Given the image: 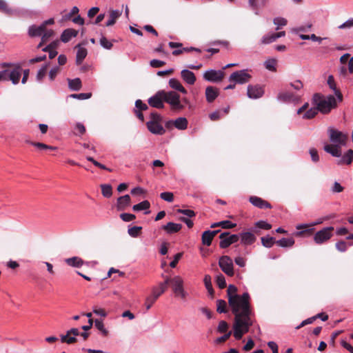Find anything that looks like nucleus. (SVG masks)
Returning <instances> with one entry per match:
<instances>
[{
	"mask_svg": "<svg viewBox=\"0 0 353 353\" xmlns=\"http://www.w3.org/2000/svg\"><path fill=\"white\" fill-rule=\"evenodd\" d=\"M236 310L232 309L234 315L233 331H249L255 330L254 314L250 305V295L248 292L243 294V300L241 305H237Z\"/></svg>",
	"mask_w": 353,
	"mask_h": 353,
	"instance_id": "1",
	"label": "nucleus"
},
{
	"mask_svg": "<svg viewBox=\"0 0 353 353\" xmlns=\"http://www.w3.org/2000/svg\"><path fill=\"white\" fill-rule=\"evenodd\" d=\"M312 101L319 111L323 114H327L332 109L337 107L336 99L333 95L325 97L319 93H316L313 96Z\"/></svg>",
	"mask_w": 353,
	"mask_h": 353,
	"instance_id": "2",
	"label": "nucleus"
},
{
	"mask_svg": "<svg viewBox=\"0 0 353 353\" xmlns=\"http://www.w3.org/2000/svg\"><path fill=\"white\" fill-rule=\"evenodd\" d=\"M166 287L170 285L172 290L176 296H180L181 299H185L186 297V292L183 288V281L179 276H175L173 278L169 276H164Z\"/></svg>",
	"mask_w": 353,
	"mask_h": 353,
	"instance_id": "3",
	"label": "nucleus"
},
{
	"mask_svg": "<svg viewBox=\"0 0 353 353\" xmlns=\"http://www.w3.org/2000/svg\"><path fill=\"white\" fill-rule=\"evenodd\" d=\"M164 102L170 105L171 110L174 112H180L184 109L185 105L180 100V95L174 91L166 92L163 90Z\"/></svg>",
	"mask_w": 353,
	"mask_h": 353,
	"instance_id": "4",
	"label": "nucleus"
},
{
	"mask_svg": "<svg viewBox=\"0 0 353 353\" xmlns=\"http://www.w3.org/2000/svg\"><path fill=\"white\" fill-rule=\"evenodd\" d=\"M161 120L162 117L159 114L156 112H151L150 121L146 123L148 130L154 134H163L165 130L161 124Z\"/></svg>",
	"mask_w": 353,
	"mask_h": 353,
	"instance_id": "5",
	"label": "nucleus"
},
{
	"mask_svg": "<svg viewBox=\"0 0 353 353\" xmlns=\"http://www.w3.org/2000/svg\"><path fill=\"white\" fill-rule=\"evenodd\" d=\"M237 288L234 285H230L228 287L227 294L230 306L234 310H236L237 305H241L243 300V294L239 296L236 294Z\"/></svg>",
	"mask_w": 353,
	"mask_h": 353,
	"instance_id": "6",
	"label": "nucleus"
},
{
	"mask_svg": "<svg viewBox=\"0 0 353 353\" xmlns=\"http://www.w3.org/2000/svg\"><path fill=\"white\" fill-rule=\"evenodd\" d=\"M221 239L219 246L221 248H227L232 243L239 240V234H231L229 232H224L219 235Z\"/></svg>",
	"mask_w": 353,
	"mask_h": 353,
	"instance_id": "7",
	"label": "nucleus"
},
{
	"mask_svg": "<svg viewBox=\"0 0 353 353\" xmlns=\"http://www.w3.org/2000/svg\"><path fill=\"white\" fill-rule=\"evenodd\" d=\"M219 265L221 270L228 276L234 275V265L232 259L228 256H222L219 261Z\"/></svg>",
	"mask_w": 353,
	"mask_h": 353,
	"instance_id": "8",
	"label": "nucleus"
},
{
	"mask_svg": "<svg viewBox=\"0 0 353 353\" xmlns=\"http://www.w3.org/2000/svg\"><path fill=\"white\" fill-rule=\"evenodd\" d=\"M252 76L246 70H242L233 72L229 78V81L235 83L243 84L251 79Z\"/></svg>",
	"mask_w": 353,
	"mask_h": 353,
	"instance_id": "9",
	"label": "nucleus"
},
{
	"mask_svg": "<svg viewBox=\"0 0 353 353\" xmlns=\"http://www.w3.org/2000/svg\"><path fill=\"white\" fill-rule=\"evenodd\" d=\"M333 227L325 228L318 231L314 236V241L317 244H321L328 241L332 236Z\"/></svg>",
	"mask_w": 353,
	"mask_h": 353,
	"instance_id": "10",
	"label": "nucleus"
},
{
	"mask_svg": "<svg viewBox=\"0 0 353 353\" xmlns=\"http://www.w3.org/2000/svg\"><path fill=\"white\" fill-rule=\"evenodd\" d=\"M148 104L153 108L161 109L164 108V98L163 90L158 91L154 95L149 98Z\"/></svg>",
	"mask_w": 353,
	"mask_h": 353,
	"instance_id": "11",
	"label": "nucleus"
},
{
	"mask_svg": "<svg viewBox=\"0 0 353 353\" xmlns=\"http://www.w3.org/2000/svg\"><path fill=\"white\" fill-rule=\"evenodd\" d=\"M225 76L224 72L221 70H210L206 71L203 74V78L211 82H219L221 81Z\"/></svg>",
	"mask_w": 353,
	"mask_h": 353,
	"instance_id": "12",
	"label": "nucleus"
},
{
	"mask_svg": "<svg viewBox=\"0 0 353 353\" xmlns=\"http://www.w3.org/2000/svg\"><path fill=\"white\" fill-rule=\"evenodd\" d=\"M264 94L263 88L259 85H249L248 86V97L250 99L261 98Z\"/></svg>",
	"mask_w": 353,
	"mask_h": 353,
	"instance_id": "13",
	"label": "nucleus"
},
{
	"mask_svg": "<svg viewBox=\"0 0 353 353\" xmlns=\"http://www.w3.org/2000/svg\"><path fill=\"white\" fill-rule=\"evenodd\" d=\"M329 132L331 141L342 145L345 143L347 137L341 132L331 128L329 130Z\"/></svg>",
	"mask_w": 353,
	"mask_h": 353,
	"instance_id": "14",
	"label": "nucleus"
},
{
	"mask_svg": "<svg viewBox=\"0 0 353 353\" xmlns=\"http://www.w3.org/2000/svg\"><path fill=\"white\" fill-rule=\"evenodd\" d=\"M249 201L254 206L260 209H271L272 208V205L268 201L256 196H250Z\"/></svg>",
	"mask_w": 353,
	"mask_h": 353,
	"instance_id": "15",
	"label": "nucleus"
},
{
	"mask_svg": "<svg viewBox=\"0 0 353 353\" xmlns=\"http://www.w3.org/2000/svg\"><path fill=\"white\" fill-rule=\"evenodd\" d=\"M205 94L206 101L208 103H212L219 95V90L216 87L210 85L205 88Z\"/></svg>",
	"mask_w": 353,
	"mask_h": 353,
	"instance_id": "16",
	"label": "nucleus"
},
{
	"mask_svg": "<svg viewBox=\"0 0 353 353\" xmlns=\"http://www.w3.org/2000/svg\"><path fill=\"white\" fill-rule=\"evenodd\" d=\"M241 243L245 245H252L256 239L254 234L250 232H242L239 234Z\"/></svg>",
	"mask_w": 353,
	"mask_h": 353,
	"instance_id": "17",
	"label": "nucleus"
},
{
	"mask_svg": "<svg viewBox=\"0 0 353 353\" xmlns=\"http://www.w3.org/2000/svg\"><path fill=\"white\" fill-rule=\"evenodd\" d=\"M131 198L128 194L119 196L117 201V208L118 210H124L130 205Z\"/></svg>",
	"mask_w": 353,
	"mask_h": 353,
	"instance_id": "18",
	"label": "nucleus"
},
{
	"mask_svg": "<svg viewBox=\"0 0 353 353\" xmlns=\"http://www.w3.org/2000/svg\"><path fill=\"white\" fill-rule=\"evenodd\" d=\"M22 69L20 66L17 67L12 71H8V80H10L13 84H17L21 75Z\"/></svg>",
	"mask_w": 353,
	"mask_h": 353,
	"instance_id": "19",
	"label": "nucleus"
},
{
	"mask_svg": "<svg viewBox=\"0 0 353 353\" xmlns=\"http://www.w3.org/2000/svg\"><path fill=\"white\" fill-rule=\"evenodd\" d=\"M327 84L330 89L334 92V94L336 97L338 101L341 102L343 99V94L339 89L336 88V83L333 76L330 75L327 78Z\"/></svg>",
	"mask_w": 353,
	"mask_h": 353,
	"instance_id": "20",
	"label": "nucleus"
},
{
	"mask_svg": "<svg viewBox=\"0 0 353 353\" xmlns=\"http://www.w3.org/2000/svg\"><path fill=\"white\" fill-rule=\"evenodd\" d=\"M181 77L183 80L189 85L194 84L196 78L194 72L189 70H183L181 72Z\"/></svg>",
	"mask_w": 353,
	"mask_h": 353,
	"instance_id": "21",
	"label": "nucleus"
},
{
	"mask_svg": "<svg viewBox=\"0 0 353 353\" xmlns=\"http://www.w3.org/2000/svg\"><path fill=\"white\" fill-rule=\"evenodd\" d=\"M181 228V224L175 223L173 222H169L166 225L162 226V229L164 230L168 234L176 233L179 232Z\"/></svg>",
	"mask_w": 353,
	"mask_h": 353,
	"instance_id": "22",
	"label": "nucleus"
},
{
	"mask_svg": "<svg viewBox=\"0 0 353 353\" xmlns=\"http://www.w3.org/2000/svg\"><path fill=\"white\" fill-rule=\"evenodd\" d=\"M78 34V31L72 29V28H68L65 30L61 35V40L64 42L67 43L72 38L76 37Z\"/></svg>",
	"mask_w": 353,
	"mask_h": 353,
	"instance_id": "23",
	"label": "nucleus"
},
{
	"mask_svg": "<svg viewBox=\"0 0 353 353\" xmlns=\"http://www.w3.org/2000/svg\"><path fill=\"white\" fill-rule=\"evenodd\" d=\"M46 30L41 24L40 26L32 25L28 28V35L30 37H36L42 36L43 31Z\"/></svg>",
	"mask_w": 353,
	"mask_h": 353,
	"instance_id": "24",
	"label": "nucleus"
},
{
	"mask_svg": "<svg viewBox=\"0 0 353 353\" xmlns=\"http://www.w3.org/2000/svg\"><path fill=\"white\" fill-rule=\"evenodd\" d=\"M65 262L67 265L74 268H80L83 265L85 262L79 256H73L65 259Z\"/></svg>",
	"mask_w": 353,
	"mask_h": 353,
	"instance_id": "25",
	"label": "nucleus"
},
{
	"mask_svg": "<svg viewBox=\"0 0 353 353\" xmlns=\"http://www.w3.org/2000/svg\"><path fill=\"white\" fill-rule=\"evenodd\" d=\"M317 318H321L322 321H325L327 320L328 316L325 313H321L317 314L316 316H314L313 317L309 318L305 321H303L300 325H297L295 329L299 330L303 327L305 325L312 323L314 320H316Z\"/></svg>",
	"mask_w": 353,
	"mask_h": 353,
	"instance_id": "26",
	"label": "nucleus"
},
{
	"mask_svg": "<svg viewBox=\"0 0 353 353\" xmlns=\"http://www.w3.org/2000/svg\"><path fill=\"white\" fill-rule=\"evenodd\" d=\"M324 150L327 153L331 154L333 157H339L341 155V148L336 145H325Z\"/></svg>",
	"mask_w": 353,
	"mask_h": 353,
	"instance_id": "27",
	"label": "nucleus"
},
{
	"mask_svg": "<svg viewBox=\"0 0 353 353\" xmlns=\"http://www.w3.org/2000/svg\"><path fill=\"white\" fill-rule=\"evenodd\" d=\"M169 85L174 90L179 91L183 94H187V90L182 85L181 82L176 79H170L169 80Z\"/></svg>",
	"mask_w": 353,
	"mask_h": 353,
	"instance_id": "28",
	"label": "nucleus"
},
{
	"mask_svg": "<svg viewBox=\"0 0 353 353\" xmlns=\"http://www.w3.org/2000/svg\"><path fill=\"white\" fill-rule=\"evenodd\" d=\"M167 290L166 283L165 281L159 284L158 286L152 288V295H153L157 299L163 294Z\"/></svg>",
	"mask_w": 353,
	"mask_h": 353,
	"instance_id": "29",
	"label": "nucleus"
},
{
	"mask_svg": "<svg viewBox=\"0 0 353 353\" xmlns=\"http://www.w3.org/2000/svg\"><path fill=\"white\" fill-rule=\"evenodd\" d=\"M77 48H78V50L76 57V63L79 65L86 57L88 52L85 48L80 47V45H78Z\"/></svg>",
	"mask_w": 353,
	"mask_h": 353,
	"instance_id": "30",
	"label": "nucleus"
},
{
	"mask_svg": "<svg viewBox=\"0 0 353 353\" xmlns=\"http://www.w3.org/2000/svg\"><path fill=\"white\" fill-rule=\"evenodd\" d=\"M353 161V150H349L339 161V165L347 164L350 165Z\"/></svg>",
	"mask_w": 353,
	"mask_h": 353,
	"instance_id": "31",
	"label": "nucleus"
},
{
	"mask_svg": "<svg viewBox=\"0 0 353 353\" xmlns=\"http://www.w3.org/2000/svg\"><path fill=\"white\" fill-rule=\"evenodd\" d=\"M278 99L284 102L294 101L296 99L295 95L290 92H281L278 94Z\"/></svg>",
	"mask_w": 353,
	"mask_h": 353,
	"instance_id": "32",
	"label": "nucleus"
},
{
	"mask_svg": "<svg viewBox=\"0 0 353 353\" xmlns=\"http://www.w3.org/2000/svg\"><path fill=\"white\" fill-rule=\"evenodd\" d=\"M121 12L119 10H111L110 12V19L106 23V26H112L115 23L117 19L120 17Z\"/></svg>",
	"mask_w": 353,
	"mask_h": 353,
	"instance_id": "33",
	"label": "nucleus"
},
{
	"mask_svg": "<svg viewBox=\"0 0 353 353\" xmlns=\"http://www.w3.org/2000/svg\"><path fill=\"white\" fill-rule=\"evenodd\" d=\"M276 244L283 248H290L294 244V240L293 238H283L279 241H276Z\"/></svg>",
	"mask_w": 353,
	"mask_h": 353,
	"instance_id": "34",
	"label": "nucleus"
},
{
	"mask_svg": "<svg viewBox=\"0 0 353 353\" xmlns=\"http://www.w3.org/2000/svg\"><path fill=\"white\" fill-rule=\"evenodd\" d=\"M174 121V127L179 130H185L188 127V120L185 117H179Z\"/></svg>",
	"mask_w": 353,
	"mask_h": 353,
	"instance_id": "35",
	"label": "nucleus"
},
{
	"mask_svg": "<svg viewBox=\"0 0 353 353\" xmlns=\"http://www.w3.org/2000/svg\"><path fill=\"white\" fill-rule=\"evenodd\" d=\"M66 335L61 336V342L67 343L68 344H72L76 342L77 339L74 336H71L70 334H73L74 336H78L80 332H67Z\"/></svg>",
	"mask_w": 353,
	"mask_h": 353,
	"instance_id": "36",
	"label": "nucleus"
},
{
	"mask_svg": "<svg viewBox=\"0 0 353 353\" xmlns=\"http://www.w3.org/2000/svg\"><path fill=\"white\" fill-rule=\"evenodd\" d=\"M102 195L104 197L110 198L112 195V187L110 184H101L100 185Z\"/></svg>",
	"mask_w": 353,
	"mask_h": 353,
	"instance_id": "37",
	"label": "nucleus"
},
{
	"mask_svg": "<svg viewBox=\"0 0 353 353\" xmlns=\"http://www.w3.org/2000/svg\"><path fill=\"white\" fill-rule=\"evenodd\" d=\"M262 245L268 248H270L276 243L275 239L269 236H263L261 238Z\"/></svg>",
	"mask_w": 353,
	"mask_h": 353,
	"instance_id": "38",
	"label": "nucleus"
},
{
	"mask_svg": "<svg viewBox=\"0 0 353 353\" xmlns=\"http://www.w3.org/2000/svg\"><path fill=\"white\" fill-rule=\"evenodd\" d=\"M202 243L205 245L210 246L212 244V241L213 240V237L212 236L211 233H210V230L205 231L202 234Z\"/></svg>",
	"mask_w": 353,
	"mask_h": 353,
	"instance_id": "39",
	"label": "nucleus"
},
{
	"mask_svg": "<svg viewBox=\"0 0 353 353\" xmlns=\"http://www.w3.org/2000/svg\"><path fill=\"white\" fill-rule=\"evenodd\" d=\"M150 207V203L148 201L145 200L143 201L138 204L134 205L132 207V210L134 211H141V210H148Z\"/></svg>",
	"mask_w": 353,
	"mask_h": 353,
	"instance_id": "40",
	"label": "nucleus"
},
{
	"mask_svg": "<svg viewBox=\"0 0 353 353\" xmlns=\"http://www.w3.org/2000/svg\"><path fill=\"white\" fill-rule=\"evenodd\" d=\"M54 31L52 29H46L45 31H43L41 39L42 43H47L51 38H52L54 36Z\"/></svg>",
	"mask_w": 353,
	"mask_h": 353,
	"instance_id": "41",
	"label": "nucleus"
},
{
	"mask_svg": "<svg viewBox=\"0 0 353 353\" xmlns=\"http://www.w3.org/2000/svg\"><path fill=\"white\" fill-rule=\"evenodd\" d=\"M81 81L79 78L69 80V87L73 90H79L81 88Z\"/></svg>",
	"mask_w": 353,
	"mask_h": 353,
	"instance_id": "42",
	"label": "nucleus"
},
{
	"mask_svg": "<svg viewBox=\"0 0 353 353\" xmlns=\"http://www.w3.org/2000/svg\"><path fill=\"white\" fill-rule=\"evenodd\" d=\"M141 230H142V227L133 226L128 229V232L130 236L136 238V237H138L141 234Z\"/></svg>",
	"mask_w": 353,
	"mask_h": 353,
	"instance_id": "43",
	"label": "nucleus"
},
{
	"mask_svg": "<svg viewBox=\"0 0 353 353\" xmlns=\"http://www.w3.org/2000/svg\"><path fill=\"white\" fill-rule=\"evenodd\" d=\"M203 281L206 289L208 290L209 294L212 296L214 295V290L211 283V276L210 275H205Z\"/></svg>",
	"mask_w": 353,
	"mask_h": 353,
	"instance_id": "44",
	"label": "nucleus"
},
{
	"mask_svg": "<svg viewBox=\"0 0 353 353\" xmlns=\"http://www.w3.org/2000/svg\"><path fill=\"white\" fill-rule=\"evenodd\" d=\"M276 60L274 59H268L264 63L265 68L272 72H275L276 70Z\"/></svg>",
	"mask_w": 353,
	"mask_h": 353,
	"instance_id": "45",
	"label": "nucleus"
},
{
	"mask_svg": "<svg viewBox=\"0 0 353 353\" xmlns=\"http://www.w3.org/2000/svg\"><path fill=\"white\" fill-rule=\"evenodd\" d=\"M79 12L78 7L74 6L71 11L63 16V20H70L74 16L77 15Z\"/></svg>",
	"mask_w": 353,
	"mask_h": 353,
	"instance_id": "46",
	"label": "nucleus"
},
{
	"mask_svg": "<svg viewBox=\"0 0 353 353\" xmlns=\"http://www.w3.org/2000/svg\"><path fill=\"white\" fill-rule=\"evenodd\" d=\"M319 110L317 108H312L306 111L303 115L304 119H310L314 118L318 113Z\"/></svg>",
	"mask_w": 353,
	"mask_h": 353,
	"instance_id": "47",
	"label": "nucleus"
},
{
	"mask_svg": "<svg viewBox=\"0 0 353 353\" xmlns=\"http://www.w3.org/2000/svg\"><path fill=\"white\" fill-rule=\"evenodd\" d=\"M227 303L224 300L217 301V312L219 313H225L227 312Z\"/></svg>",
	"mask_w": 353,
	"mask_h": 353,
	"instance_id": "48",
	"label": "nucleus"
},
{
	"mask_svg": "<svg viewBox=\"0 0 353 353\" xmlns=\"http://www.w3.org/2000/svg\"><path fill=\"white\" fill-rule=\"evenodd\" d=\"M87 160L92 162L95 166L102 169V170H108L109 172H112V170L110 168H107L105 165L101 164V163L98 162L97 161H96L95 159H94V158H92V157H86Z\"/></svg>",
	"mask_w": 353,
	"mask_h": 353,
	"instance_id": "49",
	"label": "nucleus"
},
{
	"mask_svg": "<svg viewBox=\"0 0 353 353\" xmlns=\"http://www.w3.org/2000/svg\"><path fill=\"white\" fill-rule=\"evenodd\" d=\"M232 332H224V334L214 340L215 344H222L225 343L231 336Z\"/></svg>",
	"mask_w": 353,
	"mask_h": 353,
	"instance_id": "50",
	"label": "nucleus"
},
{
	"mask_svg": "<svg viewBox=\"0 0 353 353\" xmlns=\"http://www.w3.org/2000/svg\"><path fill=\"white\" fill-rule=\"evenodd\" d=\"M276 40V38L274 33L271 34L265 35L261 40L263 44L271 43Z\"/></svg>",
	"mask_w": 353,
	"mask_h": 353,
	"instance_id": "51",
	"label": "nucleus"
},
{
	"mask_svg": "<svg viewBox=\"0 0 353 353\" xmlns=\"http://www.w3.org/2000/svg\"><path fill=\"white\" fill-rule=\"evenodd\" d=\"M216 284L217 285L219 286V288H220L221 289H223L226 287V282H225V279L224 277V276L221 274H219L217 276H216Z\"/></svg>",
	"mask_w": 353,
	"mask_h": 353,
	"instance_id": "52",
	"label": "nucleus"
},
{
	"mask_svg": "<svg viewBox=\"0 0 353 353\" xmlns=\"http://www.w3.org/2000/svg\"><path fill=\"white\" fill-rule=\"evenodd\" d=\"M160 197L161 199L168 202H172L174 200V194L170 192H164L161 193Z\"/></svg>",
	"mask_w": 353,
	"mask_h": 353,
	"instance_id": "53",
	"label": "nucleus"
},
{
	"mask_svg": "<svg viewBox=\"0 0 353 353\" xmlns=\"http://www.w3.org/2000/svg\"><path fill=\"white\" fill-rule=\"evenodd\" d=\"M48 65L46 64L43 65L38 72L37 74V81H41L43 77L46 76L47 70H48Z\"/></svg>",
	"mask_w": 353,
	"mask_h": 353,
	"instance_id": "54",
	"label": "nucleus"
},
{
	"mask_svg": "<svg viewBox=\"0 0 353 353\" xmlns=\"http://www.w3.org/2000/svg\"><path fill=\"white\" fill-rule=\"evenodd\" d=\"M255 227L259 229L263 230H270L272 228V225L264 221H259L255 223Z\"/></svg>",
	"mask_w": 353,
	"mask_h": 353,
	"instance_id": "55",
	"label": "nucleus"
},
{
	"mask_svg": "<svg viewBox=\"0 0 353 353\" xmlns=\"http://www.w3.org/2000/svg\"><path fill=\"white\" fill-rule=\"evenodd\" d=\"M100 44L103 48L108 50H110L113 46L112 42L108 41L105 37L101 38Z\"/></svg>",
	"mask_w": 353,
	"mask_h": 353,
	"instance_id": "56",
	"label": "nucleus"
},
{
	"mask_svg": "<svg viewBox=\"0 0 353 353\" xmlns=\"http://www.w3.org/2000/svg\"><path fill=\"white\" fill-rule=\"evenodd\" d=\"M91 96H92V94L90 92L89 93L72 94L70 95L71 97L77 99H80V100L88 99L90 98Z\"/></svg>",
	"mask_w": 353,
	"mask_h": 353,
	"instance_id": "57",
	"label": "nucleus"
},
{
	"mask_svg": "<svg viewBox=\"0 0 353 353\" xmlns=\"http://www.w3.org/2000/svg\"><path fill=\"white\" fill-rule=\"evenodd\" d=\"M157 300V299L152 294L150 296H148L146 298L145 303L146 310H150V307H152V305L155 303V301Z\"/></svg>",
	"mask_w": 353,
	"mask_h": 353,
	"instance_id": "58",
	"label": "nucleus"
},
{
	"mask_svg": "<svg viewBox=\"0 0 353 353\" xmlns=\"http://www.w3.org/2000/svg\"><path fill=\"white\" fill-rule=\"evenodd\" d=\"M120 218L125 222H130L135 219L134 214L129 213H122L120 214Z\"/></svg>",
	"mask_w": 353,
	"mask_h": 353,
	"instance_id": "59",
	"label": "nucleus"
},
{
	"mask_svg": "<svg viewBox=\"0 0 353 353\" xmlns=\"http://www.w3.org/2000/svg\"><path fill=\"white\" fill-rule=\"evenodd\" d=\"M135 106L139 111H144L148 109V106L147 104L143 103L141 99H137L135 102Z\"/></svg>",
	"mask_w": 353,
	"mask_h": 353,
	"instance_id": "60",
	"label": "nucleus"
},
{
	"mask_svg": "<svg viewBox=\"0 0 353 353\" xmlns=\"http://www.w3.org/2000/svg\"><path fill=\"white\" fill-rule=\"evenodd\" d=\"M221 227L222 228H224V229H231V228H234L236 226V223H232L231 221H220V224Z\"/></svg>",
	"mask_w": 353,
	"mask_h": 353,
	"instance_id": "61",
	"label": "nucleus"
},
{
	"mask_svg": "<svg viewBox=\"0 0 353 353\" xmlns=\"http://www.w3.org/2000/svg\"><path fill=\"white\" fill-rule=\"evenodd\" d=\"M150 65L152 68H161L165 65V62L158 59H152L150 61Z\"/></svg>",
	"mask_w": 353,
	"mask_h": 353,
	"instance_id": "62",
	"label": "nucleus"
},
{
	"mask_svg": "<svg viewBox=\"0 0 353 353\" xmlns=\"http://www.w3.org/2000/svg\"><path fill=\"white\" fill-rule=\"evenodd\" d=\"M287 20L284 18L281 17H277L274 19V23L278 27L276 28V30L279 29V26H284L287 24Z\"/></svg>",
	"mask_w": 353,
	"mask_h": 353,
	"instance_id": "63",
	"label": "nucleus"
},
{
	"mask_svg": "<svg viewBox=\"0 0 353 353\" xmlns=\"http://www.w3.org/2000/svg\"><path fill=\"white\" fill-rule=\"evenodd\" d=\"M353 27V18L348 19L339 26V29H350Z\"/></svg>",
	"mask_w": 353,
	"mask_h": 353,
	"instance_id": "64",
	"label": "nucleus"
}]
</instances>
